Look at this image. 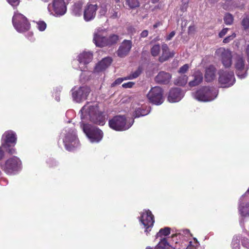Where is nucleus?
I'll return each mask as SVG.
<instances>
[{"instance_id": "bb28decb", "label": "nucleus", "mask_w": 249, "mask_h": 249, "mask_svg": "<svg viewBox=\"0 0 249 249\" xmlns=\"http://www.w3.org/2000/svg\"><path fill=\"white\" fill-rule=\"evenodd\" d=\"M83 2L78 1L75 3L71 7L72 14L77 17H79L82 14Z\"/></svg>"}, {"instance_id": "37998d69", "label": "nucleus", "mask_w": 249, "mask_h": 249, "mask_svg": "<svg viewBox=\"0 0 249 249\" xmlns=\"http://www.w3.org/2000/svg\"><path fill=\"white\" fill-rule=\"evenodd\" d=\"M189 66L188 64H185L180 68L178 72L181 74H184L189 69Z\"/></svg>"}, {"instance_id": "3c124183", "label": "nucleus", "mask_w": 249, "mask_h": 249, "mask_svg": "<svg viewBox=\"0 0 249 249\" xmlns=\"http://www.w3.org/2000/svg\"><path fill=\"white\" fill-rule=\"evenodd\" d=\"M242 244L243 246L249 248V243H248V239L244 238L242 241Z\"/></svg>"}, {"instance_id": "f03ea898", "label": "nucleus", "mask_w": 249, "mask_h": 249, "mask_svg": "<svg viewBox=\"0 0 249 249\" xmlns=\"http://www.w3.org/2000/svg\"><path fill=\"white\" fill-rule=\"evenodd\" d=\"M66 149L69 151L73 150L79 146V142L75 130L70 127L64 129L61 134Z\"/></svg>"}, {"instance_id": "cd10ccee", "label": "nucleus", "mask_w": 249, "mask_h": 249, "mask_svg": "<svg viewBox=\"0 0 249 249\" xmlns=\"http://www.w3.org/2000/svg\"><path fill=\"white\" fill-rule=\"evenodd\" d=\"M119 40V36L116 35H111L108 38H107V41L105 40H102V42L98 43L99 45H111L113 44L117 43Z\"/></svg>"}, {"instance_id": "69168bd1", "label": "nucleus", "mask_w": 249, "mask_h": 249, "mask_svg": "<svg viewBox=\"0 0 249 249\" xmlns=\"http://www.w3.org/2000/svg\"><path fill=\"white\" fill-rule=\"evenodd\" d=\"M246 193H249V188L248 189V190H247Z\"/></svg>"}, {"instance_id": "0eeeda50", "label": "nucleus", "mask_w": 249, "mask_h": 249, "mask_svg": "<svg viewBox=\"0 0 249 249\" xmlns=\"http://www.w3.org/2000/svg\"><path fill=\"white\" fill-rule=\"evenodd\" d=\"M2 170L8 175H15L21 169V161L16 156L9 158L1 164Z\"/></svg>"}, {"instance_id": "e433bc0d", "label": "nucleus", "mask_w": 249, "mask_h": 249, "mask_svg": "<svg viewBox=\"0 0 249 249\" xmlns=\"http://www.w3.org/2000/svg\"><path fill=\"white\" fill-rule=\"evenodd\" d=\"M117 6L115 5V8L112 7L109 10V13L110 15V17L112 18H116L118 17L119 10L117 9Z\"/></svg>"}, {"instance_id": "9d476101", "label": "nucleus", "mask_w": 249, "mask_h": 249, "mask_svg": "<svg viewBox=\"0 0 249 249\" xmlns=\"http://www.w3.org/2000/svg\"><path fill=\"white\" fill-rule=\"evenodd\" d=\"M12 22L15 28L19 33L28 31L30 27V24L27 18L22 14L18 12L15 13Z\"/></svg>"}, {"instance_id": "7ed1b4c3", "label": "nucleus", "mask_w": 249, "mask_h": 249, "mask_svg": "<svg viewBox=\"0 0 249 249\" xmlns=\"http://www.w3.org/2000/svg\"><path fill=\"white\" fill-rule=\"evenodd\" d=\"M249 66V45L246 50ZM235 72L238 77L240 79L245 78L247 75L248 65L245 58L242 55H237L234 58L233 62Z\"/></svg>"}, {"instance_id": "79ce46f5", "label": "nucleus", "mask_w": 249, "mask_h": 249, "mask_svg": "<svg viewBox=\"0 0 249 249\" xmlns=\"http://www.w3.org/2000/svg\"><path fill=\"white\" fill-rule=\"evenodd\" d=\"M242 25L245 29L249 28V17L247 16L245 17L242 20Z\"/></svg>"}, {"instance_id": "b1692460", "label": "nucleus", "mask_w": 249, "mask_h": 249, "mask_svg": "<svg viewBox=\"0 0 249 249\" xmlns=\"http://www.w3.org/2000/svg\"><path fill=\"white\" fill-rule=\"evenodd\" d=\"M216 69L212 65L209 66L206 69L205 78L207 82H211L215 77Z\"/></svg>"}, {"instance_id": "f704fd0d", "label": "nucleus", "mask_w": 249, "mask_h": 249, "mask_svg": "<svg viewBox=\"0 0 249 249\" xmlns=\"http://www.w3.org/2000/svg\"><path fill=\"white\" fill-rule=\"evenodd\" d=\"M198 242L196 238H194L193 241H189L186 245V249H196L198 246Z\"/></svg>"}, {"instance_id": "0e129e2a", "label": "nucleus", "mask_w": 249, "mask_h": 249, "mask_svg": "<svg viewBox=\"0 0 249 249\" xmlns=\"http://www.w3.org/2000/svg\"><path fill=\"white\" fill-rule=\"evenodd\" d=\"M177 235L176 234H174L172 235V237L174 238V237L176 236Z\"/></svg>"}, {"instance_id": "49530a36", "label": "nucleus", "mask_w": 249, "mask_h": 249, "mask_svg": "<svg viewBox=\"0 0 249 249\" xmlns=\"http://www.w3.org/2000/svg\"><path fill=\"white\" fill-rule=\"evenodd\" d=\"M8 2L12 6H17L19 3V0H7Z\"/></svg>"}, {"instance_id": "a878e982", "label": "nucleus", "mask_w": 249, "mask_h": 249, "mask_svg": "<svg viewBox=\"0 0 249 249\" xmlns=\"http://www.w3.org/2000/svg\"><path fill=\"white\" fill-rule=\"evenodd\" d=\"M149 112V108H147L145 106H142L141 107H139L135 109L133 113V116L135 118H138L146 115Z\"/></svg>"}, {"instance_id": "4c0bfd02", "label": "nucleus", "mask_w": 249, "mask_h": 249, "mask_svg": "<svg viewBox=\"0 0 249 249\" xmlns=\"http://www.w3.org/2000/svg\"><path fill=\"white\" fill-rule=\"evenodd\" d=\"M224 19L226 24L231 25L233 22V18L231 14L227 13L225 14Z\"/></svg>"}, {"instance_id": "13d9d810", "label": "nucleus", "mask_w": 249, "mask_h": 249, "mask_svg": "<svg viewBox=\"0 0 249 249\" xmlns=\"http://www.w3.org/2000/svg\"><path fill=\"white\" fill-rule=\"evenodd\" d=\"M223 8L226 9V10H230L231 9V7H229L228 6H227L226 5H224L223 6Z\"/></svg>"}, {"instance_id": "5fc2aeb1", "label": "nucleus", "mask_w": 249, "mask_h": 249, "mask_svg": "<svg viewBox=\"0 0 249 249\" xmlns=\"http://www.w3.org/2000/svg\"><path fill=\"white\" fill-rule=\"evenodd\" d=\"M115 2L117 3L116 6L118 7L117 9H120L122 6L123 4L121 3L120 0H115Z\"/></svg>"}, {"instance_id": "aec40b11", "label": "nucleus", "mask_w": 249, "mask_h": 249, "mask_svg": "<svg viewBox=\"0 0 249 249\" xmlns=\"http://www.w3.org/2000/svg\"><path fill=\"white\" fill-rule=\"evenodd\" d=\"M106 31L103 29H97L94 34L93 41L96 46L102 47L106 45H99L98 43L102 42L103 40L107 41V38L105 37Z\"/></svg>"}, {"instance_id": "c03bdc74", "label": "nucleus", "mask_w": 249, "mask_h": 249, "mask_svg": "<svg viewBox=\"0 0 249 249\" xmlns=\"http://www.w3.org/2000/svg\"><path fill=\"white\" fill-rule=\"evenodd\" d=\"M236 35L234 33L232 34V35L227 36L223 40V42L225 43H227L229 42L230 41L232 40L235 37Z\"/></svg>"}, {"instance_id": "f8f14e48", "label": "nucleus", "mask_w": 249, "mask_h": 249, "mask_svg": "<svg viewBox=\"0 0 249 249\" xmlns=\"http://www.w3.org/2000/svg\"><path fill=\"white\" fill-rule=\"evenodd\" d=\"M140 221L145 229L144 232L148 235L154 223V215L149 210H143L141 213Z\"/></svg>"}, {"instance_id": "052dcab7", "label": "nucleus", "mask_w": 249, "mask_h": 249, "mask_svg": "<svg viewBox=\"0 0 249 249\" xmlns=\"http://www.w3.org/2000/svg\"><path fill=\"white\" fill-rule=\"evenodd\" d=\"M153 3H155L158 2L159 0H151Z\"/></svg>"}, {"instance_id": "09e8293b", "label": "nucleus", "mask_w": 249, "mask_h": 249, "mask_svg": "<svg viewBox=\"0 0 249 249\" xmlns=\"http://www.w3.org/2000/svg\"><path fill=\"white\" fill-rule=\"evenodd\" d=\"M228 28H224L223 29L219 34V36L220 37H223L227 33L228 30Z\"/></svg>"}, {"instance_id": "6e6d98bb", "label": "nucleus", "mask_w": 249, "mask_h": 249, "mask_svg": "<svg viewBox=\"0 0 249 249\" xmlns=\"http://www.w3.org/2000/svg\"><path fill=\"white\" fill-rule=\"evenodd\" d=\"M2 148H3V147L2 146V145L1 146H0V160L4 156V152L2 150Z\"/></svg>"}, {"instance_id": "c756f323", "label": "nucleus", "mask_w": 249, "mask_h": 249, "mask_svg": "<svg viewBox=\"0 0 249 249\" xmlns=\"http://www.w3.org/2000/svg\"><path fill=\"white\" fill-rule=\"evenodd\" d=\"M171 229L169 227H165L161 229L156 234V238L160 237L162 239L164 236L168 235L170 233Z\"/></svg>"}, {"instance_id": "2eb2a0df", "label": "nucleus", "mask_w": 249, "mask_h": 249, "mask_svg": "<svg viewBox=\"0 0 249 249\" xmlns=\"http://www.w3.org/2000/svg\"><path fill=\"white\" fill-rule=\"evenodd\" d=\"M93 55L90 52H83L80 53L77 57L76 62H79L78 68L81 71H85L86 69V65L90 62L92 59Z\"/></svg>"}, {"instance_id": "680f3d73", "label": "nucleus", "mask_w": 249, "mask_h": 249, "mask_svg": "<svg viewBox=\"0 0 249 249\" xmlns=\"http://www.w3.org/2000/svg\"><path fill=\"white\" fill-rule=\"evenodd\" d=\"M41 0L45 2H48L50 0Z\"/></svg>"}, {"instance_id": "58836bf2", "label": "nucleus", "mask_w": 249, "mask_h": 249, "mask_svg": "<svg viewBox=\"0 0 249 249\" xmlns=\"http://www.w3.org/2000/svg\"><path fill=\"white\" fill-rule=\"evenodd\" d=\"M239 242L240 239L238 237L235 236L233 237L231 243L233 249H239Z\"/></svg>"}, {"instance_id": "473e14b6", "label": "nucleus", "mask_w": 249, "mask_h": 249, "mask_svg": "<svg viewBox=\"0 0 249 249\" xmlns=\"http://www.w3.org/2000/svg\"><path fill=\"white\" fill-rule=\"evenodd\" d=\"M142 72V68L141 67H139L137 70L133 72L131 74H130L128 76L124 77L125 80L127 79H133L138 77Z\"/></svg>"}, {"instance_id": "2f4dec72", "label": "nucleus", "mask_w": 249, "mask_h": 249, "mask_svg": "<svg viewBox=\"0 0 249 249\" xmlns=\"http://www.w3.org/2000/svg\"><path fill=\"white\" fill-rule=\"evenodd\" d=\"M170 247V246L167 242L166 239L165 238H163L162 239H160V241L155 249H166Z\"/></svg>"}, {"instance_id": "f3484780", "label": "nucleus", "mask_w": 249, "mask_h": 249, "mask_svg": "<svg viewBox=\"0 0 249 249\" xmlns=\"http://www.w3.org/2000/svg\"><path fill=\"white\" fill-rule=\"evenodd\" d=\"M184 95L183 91L180 88H173L169 91L168 100L171 103L178 102L183 97Z\"/></svg>"}, {"instance_id": "5701e85b", "label": "nucleus", "mask_w": 249, "mask_h": 249, "mask_svg": "<svg viewBox=\"0 0 249 249\" xmlns=\"http://www.w3.org/2000/svg\"><path fill=\"white\" fill-rule=\"evenodd\" d=\"M171 78V75L167 72L160 71L155 77L156 82L160 84H167Z\"/></svg>"}, {"instance_id": "ddd939ff", "label": "nucleus", "mask_w": 249, "mask_h": 249, "mask_svg": "<svg viewBox=\"0 0 249 249\" xmlns=\"http://www.w3.org/2000/svg\"><path fill=\"white\" fill-rule=\"evenodd\" d=\"M147 97L150 102L156 105H161L164 101L162 90L158 86L151 88Z\"/></svg>"}, {"instance_id": "bf43d9fd", "label": "nucleus", "mask_w": 249, "mask_h": 249, "mask_svg": "<svg viewBox=\"0 0 249 249\" xmlns=\"http://www.w3.org/2000/svg\"><path fill=\"white\" fill-rule=\"evenodd\" d=\"M186 23H187V21H184V24L183 25V23L182 22L181 23V27L182 28H183V27H185V26H186Z\"/></svg>"}, {"instance_id": "dca6fc26", "label": "nucleus", "mask_w": 249, "mask_h": 249, "mask_svg": "<svg viewBox=\"0 0 249 249\" xmlns=\"http://www.w3.org/2000/svg\"><path fill=\"white\" fill-rule=\"evenodd\" d=\"M245 195L242 196L240 200V203L239 205V211L240 214L242 217L241 219L240 220V224L241 227H244V221L245 220L246 221H248V219L247 217L249 216V203H246L244 204V203H242L241 201L243 200V199L245 197Z\"/></svg>"}, {"instance_id": "9b49d317", "label": "nucleus", "mask_w": 249, "mask_h": 249, "mask_svg": "<svg viewBox=\"0 0 249 249\" xmlns=\"http://www.w3.org/2000/svg\"><path fill=\"white\" fill-rule=\"evenodd\" d=\"M90 92L88 86L75 87L71 89L73 100L76 103H81L86 100Z\"/></svg>"}, {"instance_id": "4468645a", "label": "nucleus", "mask_w": 249, "mask_h": 249, "mask_svg": "<svg viewBox=\"0 0 249 249\" xmlns=\"http://www.w3.org/2000/svg\"><path fill=\"white\" fill-rule=\"evenodd\" d=\"M215 55L221 60L226 68L231 67L232 62V54L229 50L220 48L215 51Z\"/></svg>"}, {"instance_id": "6e6552de", "label": "nucleus", "mask_w": 249, "mask_h": 249, "mask_svg": "<svg viewBox=\"0 0 249 249\" xmlns=\"http://www.w3.org/2000/svg\"><path fill=\"white\" fill-rule=\"evenodd\" d=\"M218 75V82L222 88L231 87L235 82L233 71L227 68L219 70Z\"/></svg>"}, {"instance_id": "a18cd8bd", "label": "nucleus", "mask_w": 249, "mask_h": 249, "mask_svg": "<svg viewBox=\"0 0 249 249\" xmlns=\"http://www.w3.org/2000/svg\"><path fill=\"white\" fill-rule=\"evenodd\" d=\"M124 80H125L124 78H118L117 79H116L112 84H111V86L112 87H114L116 85H119L121 83H122V82Z\"/></svg>"}, {"instance_id": "de8ad7c7", "label": "nucleus", "mask_w": 249, "mask_h": 249, "mask_svg": "<svg viewBox=\"0 0 249 249\" xmlns=\"http://www.w3.org/2000/svg\"><path fill=\"white\" fill-rule=\"evenodd\" d=\"M134 85V83L132 82H128L127 83H124L122 87L124 88H131Z\"/></svg>"}, {"instance_id": "c85d7f7f", "label": "nucleus", "mask_w": 249, "mask_h": 249, "mask_svg": "<svg viewBox=\"0 0 249 249\" xmlns=\"http://www.w3.org/2000/svg\"><path fill=\"white\" fill-rule=\"evenodd\" d=\"M188 76L185 74H181L174 80V84L178 86H185L188 81Z\"/></svg>"}, {"instance_id": "e2e57ef3", "label": "nucleus", "mask_w": 249, "mask_h": 249, "mask_svg": "<svg viewBox=\"0 0 249 249\" xmlns=\"http://www.w3.org/2000/svg\"><path fill=\"white\" fill-rule=\"evenodd\" d=\"M146 249H152V248H151V247H147Z\"/></svg>"}, {"instance_id": "338daca9", "label": "nucleus", "mask_w": 249, "mask_h": 249, "mask_svg": "<svg viewBox=\"0 0 249 249\" xmlns=\"http://www.w3.org/2000/svg\"><path fill=\"white\" fill-rule=\"evenodd\" d=\"M56 100L58 101L59 100V99H58V98H57Z\"/></svg>"}, {"instance_id": "c9c22d12", "label": "nucleus", "mask_w": 249, "mask_h": 249, "mask_svg": "<svg viewBox=\"0 0 249 249\" xmlns=\"http://www.w3.org/2000/svg\"><path fill=\"white\" fill-rule=\"evenodd\" d=\"M160 51V46L159 44L154 45L151 49V53L153 56H157Z\"/></svg>"}, {"instance_id": "4be33fe9", "label": "nucleus", "mask_w": 249, "mask_h": 249, "mask_svg": "<svg viewBox=\"0 0 249 249\" xmlns=\"http://www.w3.org/2000/svg\"><path fill=\"white\" fill-rule=\"evenodd\" d=\"M162 53L161 55L159 57V61L160 62H163L169 58L173 57L175 54L174 51H170L168 47L166 44L162 45Z\"/></svg>"}, {"instance_id": "412c9836", "label": "nucleus", "mask_w": 249, "mask_h": 249, "mask_svg": "<svg viewBox=\"0 0 249 249\" xmlns=\"http://www.w3.org/2000/svg\"><path fill=\"white\" fill-rule=\"evenodd\" d=\"M110 57H106L100 61L95 67L94 72H99L105 70L111 63Z\"/></svg>"}, {"instance_id": "423d86ee", "label": "nucleus", "mask_w": 249, "mask_h": 249, "mask_svg": "<svg viewBox=\"0 0 249 249\" xmlns=\"http://www.w3.org/2000/svg\"><path fill=\"white\" fill-rule=\"evenodd\" d=\"M17 142V135L12 130L5 131L2 136L1 145L9 154L16 153V149L14 146Z\"/></svg>"}, {"instance_id": "6ab92c4d", "label": "nucleus", "mask_w": 249, "mask_h": 249, "mask_svg": "<svg viewBox=\"0 0 249 249\" xmlns=\"http://www.w3.org/2000/svg\"><path fill=\"white\" fill-rule=\"evenodd\" d=\"M97 10L96 4H88L84 11V19L87 21L93 19L95 17Z\"/></svg>"}, {"instance_id": "774afa93", "label": "nucleus", "mask_w": 249, "mask_h": 249, "mask_svg": "<svg viewBox=\"0 0 249 249\" xmlns=\"http://www.w3.org/2000/svg\"><path fill=\"white\" fill-rule=\"evenodd\" d=\"M56 100L58 101L59 100V99H58V98H57Z\"/></svg>"}, {"instance_id": "ea45409f", "label": "nucleus", "mask_w": 249, "mask_h": 249, "mask_svg": "<svg viewBox=\"0 0 249 249\" xmlns=\"http://www.w3.org/2000/svg\"><path fill=\"white\" fill-rule=\"evenodd\" d=\"M46 24L44 21H39L36 23V28L40 31H44L46 28Z\"/></svg>"}, {"instance_id": "a19ab883", "label": "nucleus", "mask_w": 249, "mask_h": 249, "mask_svg": "<svg viewBox=\"0 0 249 249\" xmlns=\"http://www.w3.org/2000/svg\"><path fill=\"white\" fill-rule=\"evenodd\" d=\"M189 0H182V4L180 6V10L181 12H184L187 10Z\"/></svg>"}, {"instance_id": "864d4df0", "label": "nucleus", "mask_w": 249, "mask_h": 249, "mask_svg": "<svg viewBox=\"0 0 249 249\" xmlns=\"http://www.w3.org/2000/svg\"><path fill=\"white\" fill-rule=\"evenodd\" d=\"M148 35V31L147 30H143L140 35L141 37H145Z\"/></svg>"}, {"instance_id": "f257e3e1", "label": "nucleus", "mask_w": 249, "mask_h": 249, "mask_svg": "<svg viewBox=\"0 0 249 249\" xmlns=\"http://www.w3.org/2000/svg\"><path fill=\"white\" fill-rule=\"evenodd\" d=\"M81 127L92 143L99 142L103 138V133L98 128L90 124H86L87 121L103 125L106 123L105 115L100 111L96 104L87 103L81 109Z\"/></svg>"}, {"instance_id": "a211bd4d", "label": "nucleus", "mask_w": 249, "mask_h": 249, "mask_svg": "<svg viewBox=\"0 0 249 249\" xmlns=\"http://www.w3.org/2000/svg\"><path fill=\"white\" fill-rule=\"evenodd\" d=\"M132 42L129 40H124L120 45L117 53L120 57H124L129 53L132 48Z\"/></svg>"}, {"instance_id": "4d7b16f0", "label": "nucleus", "mask_w": 249, "mask_h": 249, "mask_svg": "<svg viewBox=\"0 0 249 249\" xmlns=\"http://www.w3.org/2000/svg\"><path fill=\"white\" fill-rule=\"evenodd\" d=\"M161 23L160 22H157V23H156L155 24H154L153 25V28L155 29V28H157V27H159L161 25Z\"/></svg>"}, {"instance_id": "72a5a7b5", "label": "nucleus", "mask_w": 249, "mask_h": 249, "mask_svg": "<svg viewBox=\"0 0 249 249\" xmlns=\"http://www.w3.org/2000/svg\"><path fill=\"white\" fill-rule=\"evenodd\" d=\"M125 4L131 9L139 6V2L138 0H125Z\"/></svg>"}, {"instance_id": "8fccbe9b", "label": "nucleus", "mask_w": 249, "mask_h": 249, "mask_svg": "<svg viewBox=\"0 0 249 249\" xmlns=\"http://www.w3.org/2000/svg\"><path fill=\"white\" fill-rule=\"evenodd\" d=\"M175 35V32L172 31L166 37V40L167 41L170 40Z\"/></svg>"}, {"instance_id": "7c9ffc66", "label": "nucleus", "mask_w": 249, "mask_h": 249, "mask_svg": "<svg viewBox=\"0 0 249 249\" xmlns=\"http://www.w3.org/2000/svg\"><path fill=\"white\" fill-rule=\"evenodd\" d=\"M180 239H183L185 241L190 240V238L192 236L189 230L185 229L181 231L178 234Z\"/></svg>"}, {"instance_id": "39448f33", "label": "nucleus", "mask_w": 249, "mask_h": 249, "mask_svg": "<svg viewBox=\"0 0 249 249\" xmlns=\"http://www.w3.org/2000/svg\"><path fill=\"white\" fill-rule=\"evenodd\" d=\"M218 95V90L214 87H205L197 90L194 94V97L198 101L210 102L215 99Z\"/></svg>"}, {"instance_id": "393cba45", "label": "nucleus", "mask_w": 249, "mask_h": 249, "mask_svg": "<svg viewBox=\"0 0 249 249\" xmlns=\"http://www.w3.org/2000/svg\"><path fill=\"white\" fill-rule=\"evenodd\" d=\"M203 80L202 73L199 71L196 72L194 75L193 80L189 83V86L192 88L198 85Z\"/></svg>"}, {"instance_id": "20e7f679", "label": "nucleus", "mask_w": 249, "mask_h": 249, "mask_svg": "<svg viewBox=\"0 0 249 249\" xmlns=\"http://www.w3.org/2000/svg\"><path fill=\"white\" fill-rule=\"evenodd\" d=\"M134 120L124 116L117 115L109 121V125L112 129L119 131L129 129L133 124Z\"/></svg>"}, {"instance_id": "603ef678", "label": "nucleus", "mask_w": 249, "mask_h": 249, "mask_svg": "<svg viewBox=\"0 0 249 249\" xmlns=\"http://www.w3.org/2000/svg\"><path fill=\"white\" fill-rule=\"evenodd\" d=\"M195 28L194 26H190L188 28V34H192L195 32Z\"/></svg>"}, {"instance_id": "1a4fd4ad", "label": "nucleus", "mask_w": 249, "mask_h": 249, "mask_svg": "<svg viewBox=\"0 0 249 249\" xmlns=\"http://www.w3.org/2000/svg\"><path fill=\"white\" fill-rule=\"evenodd\" d=\"M48 10L53 16H62L67 12L66 3L64 0H53L52 3L48 4Z\"/></svg>"}]
</instances>
